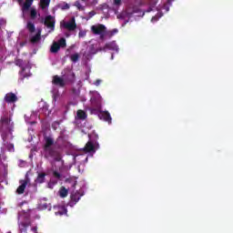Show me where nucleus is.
<instances>
[{
  "instance_id": "nucleus-1",
  "label": "nucleus",
  "mask_w": 233,
  "mask_h": 233,
  "mask_svg": "<svg viewBox=\"0 0 233 233\" xmlns=\"http://www.w3.org/2000/svg\"><path fill=\"white\" fill-rule=\"evenodd\" d=\"M44 157L45 159H54L55 161H61V151H59V147H56V142L52 137H44Z\"/></svg>"
},
{
  "instance_id": "nucleus-2",
  "label": "nucleus",
  "mask_w": 233,
  "mask_h": 233,
  "mask_svg": "<svg viewBox=\"0 0 233 233\" xmlns=\"http://www.w3.org/2000/svg\"><path fill=\"white\" fill-rule=\"evenodd\" d=\"M1 128L6 134L12 135L14 130V123L12 122V113L10 111H4L1 117Z\"/></svg>"
},
{
  "instance_id": "nucleus-3",
  "label": "nucleus",
  "mask_w": 233,
  "mask_h": 233,
  "mask_svg": "<svg viewBox=\"0 0 233 233\" xmlns=\"http://www.w3.org/2000/svg\"><path fill=\"white\" fill-rule=\"evenodd\" d=\"M91 32L94 35H100L101 41L105 39V35H106V26L103 24H97L91 26Z\"/></svg>"
},
{
  "instance_id": "nucleus-4",
  "label": "nucleus",
  "mask_w": 233,
  "mask_h": 233,
  "mask_svg": "<svg viewBox=\"0 0 233 233\" xmlns=\"http://www.w3.org/2000/svg\"><path fill=\"white\" fill-rule=\"evenodd\" d=\"M44 25L46 28H49L51 32L56 30V17L52 16V15H48L45 17Z\"/></svg>"
},
{
  "instance_id": "nucleus-5",
  "label": "nucleus",
  "mask_w": 233,
  "mask_h": 233,
  "mask_svg": "<svg viewBox=\"0 0 233 233\" xmlns=\"http://www.w3.org/2000/svg\"><path fill=\"white\" fill-rule=\"evenodd\" d=\"M85 196L81 191H76L71 194V200L69 201V207H74V205H77L79 199Z\"/></svg>"
},
{
  "instance_id": "nucleus-6",
  "label": "nucleus",
  "mask_w": 233,
  "mask_h": 233,
  "mask_svg": "<svg viewBox=\"0 0 233 233\" xmlns=\"http://www.w3.org/2000/svg\"><path fill=\"white\" fill-rule=\"evenodd\" d=\"M18 99L17 96L14 93H7L4 97V101L10 105L17 103Z\"/></svg>"
},
{
  "instance_id": "nucleus-7",
  "label": "nucleus",
  "mask_w": 233,
  "mask_h": 233,
  "mask_svg": "<svg viewBox=\"0 0 233 233\" xmlns=\"http://www.w3.org/2000/svg\"><path fill=\"white\" fill-rule=\"evenodd\" d=\"M63 26L66 30H69V32H74V30L77 28V24H76V18H72L71 21L65 23Z\"/></svg>"
},
{
  "instance_id": "nucleus-8",
  "label": "nucleus",
  "mask_w": 233,
  "mask_h": 233,
  "mask_svg": "<svg viewBox=\"0 0 233 233\" xmlns=\"http://www.w3.org/2000/svg\"><path fill=\"white\" fill-rule=\"evenodd\" d=\"M53 85H56V86H60L63 88L66 83H65V79H63L61 76L56 75L53 76Z\"/></svg>"
},
{
  "instance_id": "nucleus-9",
  "label": "nucleus",
  "mask_w": 233,
  "mask_h": 233,
  "mask_svg": "<svg viewBox=\"0 0 233 233\" xmlns=\"http://www.w3.org/2000/svg\"><path fill=\"white\" fill-rule=\"evenodd\" d=\"M19 183H20V186L16 189V194L21 196V194H25L26 185H28V180H20Z\"/></svg>"
},
{
  "instance_id": "nucleus-10",
  "label": "nucleus",
  "mask_w": 233,
  "mask_h": 233,
  "mask_svg": "<svg viewBox=\"0 0 233 233\" xmlns=\"http://www.w3.org/2000/svg\"><path fill=\"white\" fill-rule=\"evenodd\" d=\"M100 119L106 121L107 123H112V116L108 111H104L99 115Z\"/></svg>"
},
{
  "instance_id": "nucleus-11",
  "label": "nucleus",
  "mask_w": 233,
  "mask_h": 233,
  "mask_svg": "<svg viewBox=\"0 0 233 233\" xmlns=\"http://www.w3.org/2000/svg\"><path fill=\"white\" fill-rule=\"evenodd\" d=\"M84 152L96 153V146L94 145V142L88 141L84 147Z\"/></svg>"
},
{
  "instance_id": "nucleus-12",
  "label": "nucleus",
  "mask_w": 233,
  "mask_h": 233,
  "mask_svg": "<svg viewBox=\"0 0 233 233\" xmlns=\"http://www.w3.org/2000/svg\"><path fill=\"white\" fill-rule=\"evenodd\" d=\"M34 3V0H25L22 6V12L25 14L30 10V6H32V4Z\"/></svg>"
},
{
  "instance_id": "nucleus-13",
  "label": "nucleus",
  "mask_w": 233,
  "mask_h": 233,
  "mask_svg": "<svg viewBox=\"0 0 233 233\" xmlns=\"http://www.w3.org/2000/svg\"><path fill=\"white\" fill-rule=\"evenodd\" d=\"M68 210L66 209V207L65 206H58L57 211L55 212L56 216H65V214H67Z\"/></svg>"
},
{
  "instance_id": "nucleus-14",
  "label": "nucleus",
  "mask_w": 233,
  "mask_h": 233,
  "mask_svg": "<svg viewBox=\"0 0 233 233\" xmlns=\"http://www.w3.org/2000/svg\"><path fill=\"white\" fill-rule=\"evenodd\" d=\"M4 141V147H5L8 152H14V144L6 142V136H3L2 137Z\"/></svg>"
},
{
  "instance_id": "nucleus-15",
  "label": "nucleus",
  "mask_w": 233,
  "mask_h": 233,
  "mask_svg": "<svg viewBox=\"0 0 233 233\" xmlns=\"http://www.w3.org/2000/svg\"><path fill=\"white\" fill-rule=\"evenodd\" d=\"M66 79L68 83H76V74H74V72H69L66 75Z\"/></svg>"
},
{
  "instance_id": "nucleus-16",
  "label": "nucleus",
  "mask_w": 233,
  "mask_h": 233,
  "mask_svg": "<svg viewBox=\"0 0 233 233\" xmlns=\"http://www.w3.org/2000/svg\"><path fill=\"white\" fill-rule=\"evenodd\" d=\"M30 41L33 43V45L39 43V41H41V30L36 33V35L32 36Z\"/></svg>"
},
{
  "instance_id": "nucleus-17",
  "label": "nucleus",
  "mask_w": 233,
  "mask_h": 233,
  "mask_svg": "<svg viewBox=\"0 0 233 233\" xmlns=\"http://www.w3.org/2000/svg\"><path fill=\"white\" fill-rule=\"evenodd\" d=\"M61 50V47L57 42H54L53 45L51 46L50 51L52 54H57Z\"/></svg>"
},
{
  "instance_id": "nucleus-18",
  "label": "nucleus",
  "mask_w": 233,
  "mask_h": 233,
  "mask_svg": "<svg viewBox=\"0 0 233 233\" xmlns=\"http://www.w3.org/2000/svg\"><path fill=\"white\" fill-rule=\"evenodd\" d=\"M106 48H108V50H115L116 52L119 51V47L117 45H116V43L106 44Z\"/></svg>"
},
{
  "instance_id": "nucleus-19",
  "label": "nucleus",
  "mask_w": 233,
  "mask_h": 233,
  "mask_svg": "<svg viewBox=\"0 0 233 233\" xmlns=\"http://www.w3.org/2000/svg\"><path fill=\"white\" fill-rule=\"evenodd\" d=\"M50 6V0H40V8L42 10H46V8H48Z\"/></svg>"
},
{
  "instance_id": "nucleus-20",
  "label": "nucleus",
  "mask_w": 233,
  "mask_h": 233,
  "mask_svg": "<svg viewBox=\"0 0 233 233\" xmlns=\"http://www.w3.org/2000/svg\"><path fill=\"white\" fill-rule=\"evenodd\" d=\"M45 177H46V173H38L35 183H43L45 181Z\"/></svg>"
},
{
  "instance_id": "nucleus-21",
  "label": "nucleus",
  "mask_w": 233,
  "mask_h": 233,
  "mask_svg": "<svg viewBox=\"0 0 233 233\" xmlns=\"http://www.w3.org/2000/svg\"><path fill=\"white\" fill-rule=\"evenodd\" d=\"M26 28L30 34H34V32H35V25L32 22H27Z\"/></svg>"
},
{
  "instance_id": "nucleus-22",
  "label": "nucleus",
  "mask_w": 233,
  "mask_h": 233,
  "mask_svg": "<svg viewBox=\"0 0 233 233\" xmlns=\"http://www.w3.org/2000/svg\"><path fill=\"white\" fill-rule=\"evenodd\" d=\"M59 196L60 198H66V196H68V189L62 187L59 190Z\"/></svg>"
},
{
  "instance_id": "nucleus-23",
  "label": "nucleus",
  "mask_w": 233,
  "mask_h": 233,
  "mask_svg": "<svg viewBox=\"0 0 233 233\" xmlns=\"http://www.w3.org/2000/svg\"><path fill=\"white\" fill-rule=\"evenodd\" d=\"M56 43L59 45L60 48L66 47V39H65V37L60 38Z\"/></svg>"
},
{
  "instance_id": "nucleus-24",
  "label": "nucleus",
  "mask_w": 233,
  "mask_h": 233,
  "mask_svg": "<svg viewBox=\"0 0 233 233\" xmlns=\"http://www.w3.org/2000/svg\"><path fill=\"white\" fill-rule=\"evenodd\" d=\"M76 116H77L78 119H85L86 117V113L85 111L79 109L76 112Z\"/></svg>"
},
{
  "instance_id": "nucleus-25",
  "label": "nucleus",
  "mask_w": 233,
  "mask_h": 233,
  "mask_svg": "<svg viewBox=\"0 0 233 233\" xmlns=\"http://www.w3.org/2000/svg\"><path fill=\"white\" fill-rule=\"evenodd\" d=\"M70 58L73 63H77L79 61V54L76 53V54L71 55Z\"/></svg>"
},
{
  "instance_id": "nucleus-26",
  "label": "nucleus",
  "mask_w": 233,
  "mask_h": 233,
  "mask_svg": "<svg viewBox=\"0 0 233 233\" xmlns=\"http://www.w3.org/2000/svg\"><path fill=\"white\" fill-rule=\"evenodd\" d=\"M92 106H96V108H93L92 110H101V102H94V100H92Z\"/></svg>"
},
{
  "instance_id": "nucleus-27",
  "label": "nucleus",
  "mask_w": 233,
  "mask_h": 233,
  "mask_svg": "<svg viewBox=\"0 0 233 233\" xmlns=\"http://www.w3.org/2000/svg\"><path fill=\"white\" fill-rule=\"evenodd\" d=\"M30 17L31 19H35V17H37V10H35V8H31Z\"/></svg>"
},
{
  "instance_id": "nucleus-28",
  "label": "nucleus",
  "mask_w": 233,
  "mask_h": 233,
  "mask_svg": "<svg viewBox=\"0 0 233 233\" xmlns=\"http://www.w3.org/2000/svg\"><path fill=\"white\" fill-rule=\"evenodd\" d=\"M53 177L56 179L61 180V177H63V176L61 175V173L57 172V171H53Z\"/></svg>"
},
{
  "instance_id": "nucleus-29",
  "label": "nucleus",
  "mask_w": 233,
  "mask_h": 233,
  "mask_svg": "<svg viewBox=\"0 0 233 233\" xmlns=\"http://www.w3.org/2000/svg\"><path fill=\"white\" fill-rule=\"evenodd\" d=\"M15 64L16 65V66H23V59H16L15 61Z\"/></svg>"
},
{
  "instance_id": "nucleus-30",
  "label": "nucleus",
  "mask_w": 233,
  "mask_h": 233,
  "mask_svg": "<svg viewBox=\"0 0 233 233\" xmlns=\"http://www.w3.org/2000/svg\"><path fill=\"white\" fill-rule=\"evenodd\" d=\"M69 8H70V5L66 2H64V5L62 6V10H68Z\"/></svg>"
},
{
  "instance_id": "nucleus-31",
  "label": "nucleus",
  "mask_w": 233,
  "mask_h": 233,
  "mask_svg": "<svg viewBox=\"0 0 233 233\" xmlns=\"http://www.w3.org/2000/svg\"><path fill=\"white\" fill-rule=\"evenodd\" d=\"M121 1L122 0H114V5H116V6H119V5H121Z\"/></svg>"
},
{
  "instance_id": "nucleus-32",
  "label": "nucleus",
  "mask_w": 233,
  "mask_h": 233,
  "mask_svg": "<svg viewBox=\"0 0 233 233\" xmlns=\"http://www.w3.org/2000/svg\"><path fill=\"white\" fill-rule=\"evenodd\" d=\"M76 6L78 8V10H81V8H83L81 5V3H79V2L76 3Z\"/></svg>"
},
{
  "instance_id": "nucleus-33",
  "label": "nucleus",
  "mask_w": 233,
  "mask_h": 233,
  "mask_svg": "<svg viewBox=\"0 0 233 233\" xmlns=\"http://www.w3.org/2000/svg\"><path fill=\"white\" fill-rule=\"evenodd\" d=\"M94 85H96V86H99V85H101V80H99V79L96 80Z\"/></svg>"
},
{
  "instance_id": "nucleus-34",
  "label": "nucleus",
  "mask_w": 233,
  "mask_h": 233,
  "mask_svg": "<svg viewBox=\"0 0 233 233\" xmlns=\"http://www.w3.org/2000/svg\"><path fill=\"white\" fill-rule=\"evenodd\" d=\"M96 15V11L89 12V17H94Z\"/></svg>"
},
{
  "instance_id": "nucleus-35",
  "label": "nucleus",
  "mask_w": 233,
  "mask_h": 233,
  "mask_svg": "<svg viewBox=\"0 0 233 233\" xmlns=\"http://www.w3.org/2000/svg\"><path fill=\"white\" fill-rule=\"evenodd\" d=\"M175 0H167L168 6H172V3H174Z\"/></svg>"
},
{
  "instance_id": "nucleus-36",
  "label": "nucleus",
  "mask_w": 233,
  "mask_h": 233,
  "mask_svg": "<svg viewBox=\"0 0 233 233\" xmlns=\"http://www.w3.org/2000/svg\"><path fill=\"white\" fill-rule=\"evenodd\" d=\"M114 34H117V29H113L111 31V35H114Z\"/></svg>"
},
{
  "instance_id": "nucleus-37",
  "label": "nucleus",
  "mask_w": 233,
  "mask_h": 233,
  "mask_svg": "<svg viewBox=\"0 0 233 233\" xmlns=\"http://www.w3.org/2000/svg\"><path fill=\"white\" fill-rule=\"evenodd\" d=\"M151 21H152V23H154V21H157V16H153Z\"/></svg>"
},
{
  "instance_id": "nucleus-38",
  "label": "nucleus",
  "mask_w": 233,
  "mask_h": 233,
  "mask_svg": "<svg viewBox=\"0 0 233 233\" xmlns=\"http://www.w3.org/2000/svg\"><path fill=\"white\" fill-rule=\"evenodd\" d=\"M76 185H77V181H74L72 187H73L74 188H76Z\"/></svg>"
},
{
  "instance_id": "nucleus-39",
  "label": "nucleus",
  "mask_w": 233,
  "mask_h": 233,
  "mask_svg": "<svg viewBox=\"0 0 233 233\" xmlns=\"http://www.w3.org/2000/svg\"><path fill=\"white\" fill-rule=\"evenodd\" d=\"M152 10H153L152 7H148L146 12L150 13V12H152Z\"/></svg>"
},
{
  "instance_id": "nucleus-40",
  "label": "nucleus",
  "mask_w": 233,
  "mask_h": 233,
  "mask_svg": "<svg viewBox=\"0 0 233 233\" xmlns=\"http://www.w3.org/2000/svg\"><path fill=\"white\" fill-rule=\"evenodd\" d=\"M137 12H139V9H134L133 11L134 14H137Z\"/></svg>"
},
{
  "instance_id": "nucleus-41",
  "label": "nucleus",
  "mask_w": 233,
  "mask_h": 233,
  "mask_svg": "<svg viewBox=\"0 0 233 233\" xmlns=\"http://www.w3.org/2000/svg\"><path fill=\"white\" fill-rule=\"evenodd\" d=\"M32 230H33L34 232H36V231H37V228H33Z\"/></svg>"
},
{
  "instance_id": "nucleus-42",
  "label": "nucleus",
  "mask_w": 233,
  "mask_h": 233,
  "mask_svg": "<svg viewBox=\"0 0 233 233\" xmlns=\"http://www.w3.org/2000/svg\"><path fill=\"white\" fill-rule=\"evenodd\" d=\"M127 23H128V20H126V21L124 22V25H127Z\"/></svg>"
},
{
  "instance_id": "nucleus-43",
  "label": "nucleus",
  "mask_w": 233,
  "mask_h": 233,
  "mask_svg": "<svg viewBox=\"0 0 233 233\" xmlns=\"http://www.w3.org/2000/svg\"><path fill=\"white\" fill-rule=\"evenodd\" d=\"M54 185H57V181L53 182Z\"/></svg>"
},
{
  "instance_id": "nucleus-44",
  "label": "nucleus",
  "mask_w": 233,
  "mask_h": 233,
  "mask_svg": "<svg viewBox=\"0 0 233 233\" xmlns=\"http://www.w3.org/2000/svg\"><path fill=\"white\" fill-rule=\"evenodd\" d=\"M22 72H25V67L22 68Z\"/></svg>"
},
{
  "instance_id": "nucleus-45",
  "label": "nucleus",
  "mask_w": 233,
  "mask_h": 233,
  "mask_svg": "<svg viewBox=\"0 0 233 233\" xmlns=\"http://www.w3.org/2000/svg\"><path fill=\"white\" fill-rule=\"evenodd\" d=\"M111 59H114V55H112Z\"/></svg>"
},
{
  "instance_id": "nucleus-46",
  "label": "nucleus",
  "mask_w": 233,
  "mask_h": 233,
  "mask_svg": "<svg viewBox=\"0 0 233 233\" xmlns=\"http://www.w3.org/2000/svg\"><path fill=\"white\" fill-rule=\"evenodd\" d=\"M25 77H26V75H25V76H23V79H25Z\"/></svg>"
},
{
  "instance_id": "nucleus-47",
  "label": "nucleus",
  "mask_w": 233,
  "mask_h": 233,
  "mask_svg": "<svg viewBox=\"0 0 233 233\" xmlns=\"http://www.w3.org/2000/svg\"><path fill=\"white\" fill-rule=\"evenodd\" d=\"M54 99H56V95H53Z\"/></svg>"
},
{
  "instance_id": "nucleus-48",
  "label": "nucleus",
  "mask_w": 233,
  "mask_h": 233,
  "mask_svg": "<svg viewBox=\"0 0 233 233\" xmlns=\"http://www.w3.org/2000/svg\"><path fill=\"white\" fill-rule=\"evenodd\" d=\"M55 125H59V123L56 122Z\"/></svg>"
}]
</instances>
